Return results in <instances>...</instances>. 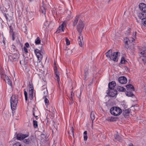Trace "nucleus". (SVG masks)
Masks as SVG:
<instances>
[{
    "instance_id": "obj_49",
    "label": "nucleus",
    "mask_w": 146,
    "mask_h": 146,
    "mask_svg": "<svg viewBox=\"0 0 146 146\" xmlns=\"http://www.w3.org/2000/svg\"><path fill=\"white\" fill-rule=\"evenodd\" d=\"M12 40H15V34L14 33H13L12 34Z\"/></svg>"
},
{
    "instance_id": "obj_38",
    "label": "nucleus",
    "mask_w": 146,
    "mask_h": 146,
    "mask_svg": "<svg viewBox=\"0 0 146 146\" xmlns=\"http://www.w3.org/2000/svg\"><path fill=\"white\" fill-rule=\"evenodd\" d=\"M129 39L127 38H125L124 39V42L125 43V44H128L129 42Z\"/></svg>"
},
{
    "instance_id": "obj_53",
    "label": "nucleus",
    "mask_w": 146,
    "mask_h": 146,
    "mask_svg": "<svg viewBox=\"0 0 146 146\" xmlns=\"http://www.w3.org/2000/svg\"><path fill=\"white\" fill-rule=\"evenodd\" d=\"M133 36L134 37H135L136 36V32H135L134 33H133Z\"/></svg>"
},
{
    "instance_id": "obj_45",
    "label": "nucleus",
    "mask_w": 146,
    "mask_h": 146,
    "mask_svg": "<svg viewBox=\"0 0 146 146\" xmlns=\"http://www.w3.org/2000/svg\"><path fill=\"white\" fill-rule=\"evenodd\" d=\"M4 15L5 17V18L6 19H7V20H8L9 19V18L8 17V16H9L8 14H6V13H4Z\"/></svg>"
},
{
    "instance_id": "obj_42",
    "label": "nucleus",
    "mask_w": 146,
    "mask_h": 146,
    "mask_svg": "<svg viewBox=\"0 0 146 146\" xmlns=\"http://www.w3.org/2000/svg\"><path fill=\"white\" fill-rule=\"evenodd\" d=\"M23 49L24 50L25 53H27L28 52V50L25 46H24Z\"/></svg>"
},
{
    "instance_id": "obj_30",
    "label": "nucleus",
    "mask_w": 146,
    "mask_h": 146,
    "mask_svg": "<svg viewBox=\"0 0 146 146\" xmlns=\"http://www.w3.org/2000/svg\"><path fill=\"white\" fill-rule=\"evenodd\" d=\"M41 40L39 37L37 38L35 40V43L36 44H39L40 43Z\"/></svg>"
},
{
    "instance_id": "obj_22",
    "label": "nucleus",
    "mask_w": 146,
    "mask_h": 146,
    "mask_svg": "<svg viewBox=\"0 0 146 146\" xmlns=\"http://www.w3.org/2000/svg\"><path fill=\"white\" fill-rule=\"evenodd\" d=\"M127 90H131L133 91H134L135 89L133 86L130 84L127 85L126 86Z\"/></svg>"
},
{
    "instance_id": "obj_35",
    "label": "nucleus",
    "mask_w": 146,
    "mask_h": 146,
    "mask_svg": "<svg viewBox=\"0 0 146 146\" xmlns=\"http://www.w3.org/2000/svg\"><path fill=\"white\" fill-rule=\"evenodd\" d=\"M125 62H127V61L125 60L124 58L122 57L121 58V61L120 62V64H125Z\"/></svg>"
},
{
    "instance_id": "obj_3",
    "label": "nucleus",
    "mask_w": 146,
    "mask_h": 146,
    "mask_svg": "<svg viewBox=\"0 0 146 146\" xmlns=\"http://www.w3.org/2000/svg\"><path fill=\"white\" fill-rule=\"evenodd\" d=\"M111 114L115 116L120 115L122 112L121 109L118 107H113L110 110Z\"/></svg>"
},
{
    "instance_id": "obj_7",
    "label": "nucleus",
    "mask_w": 146,
    "mask_h": 146,
    "mask_svg": "<svg viewBox=\"0 0 146 146\" xmlns=\"http://www.w3.org/2000/svg\"><path fill=\"white\" fill-rule=\"evenodd\" d=\"M35 53L37 56L38 61V62H40L42 58V55L41 53L42 52L41 50L38 49H36L34 50Z\"/></svg>"
},
{
    "instance_id": "obj_37",
    "label": "nucleus",
    "mask_w": 146,
    "mask_h": 146,
    "mask_svg": "<svg viewBox=\"0 0 146 146\" xmlns=\"http://www.w3.org/2000/svg\"><path fill=\"white\" fill-rule=\"evenodd\" d=\"M142 24L145 26L146 27V18L143 19V21H142Z\"/></svg>"
},
{
    "instance_id": "obj_25",
    "label": "nucleus",
    "mask_w": 146,
    "mask_h": 146,
    "mask_svg": "<svg viewBox=\"0 0 146 146\" xmlns=\"http://www.w3.org/2000/svg\"><path fill=\"white\" fill-rule=\"evenodd\" d=\"M115 139L118 141H121L122 140V139L121 137H120L119 135H118V133L115 136Z\"/></svg>"
},
{
    "instance_id": "obj_24",
    "label": "nucleus",
    "mask_w": 146,
    "mask_h": 146,
    "mask_svg": "<svg viewBox=\"0 0 146 146\" xmlns=\"http://www.w3.org/2000/svg\"><path fill=\"white\" fill-rule=\"evenodd\" d=\"M143 13H139L138 17L139 19H141L142 20V21H143L144 19H145V17Z\"/></svg>"
},
{
    "instance_id": "obj_13",
    "label": "nucleus",
    "mask_w": 146,
    "mask_h": 146,
    "mask_svg": "<svg viewBox=\"0 0 146 146\" xmlns=\"http://www.w3.org/2000/svg\"><path fill=\"white\" fill-rule=\"evenodd\" d=\"M10 50L12 54H15L18 53V50L16 48L15 46L13 44L12 45Z\"/></svg>"
},
{
    "instance_id": "obj_21",
    "label": "nucleus",
    "mask_w": 146,
    "mask_h": 146,
    "mask_svg": "<svg viewBox=\"0 0 146 146\" xmlns=\"http://www.w3.org/2000/svg\"><path fill=\"white\" fill-rule=\"evenodd\" d=\"M31 141L32 139L31 138H28V139H24L23 141V142L26 144H29L31 143Z\"/></svg>"
},
{
    "instance_id": "obj_1",
    "label": "nucleus",
    "mask_w": 146,
    "mask_h": 146,
    "mask_svg": "<svg viewBox=\"0 0 146 146\" xmlns=\"http://www.w3.org/2000/svg\"><path fill=\"white\" fill-rule=\"evenodd\" d=\"M118 53V52H117L112 53V50L110 49L105 54L106 57L109 58L111 60L115 62H117Z\"/></svg>"
},
{
    "instance_id": "obj_12",
    "label": "nucleus",
    "mask_w": 146,
    "mask_h": 146,
    "mask_svg": "<svg viewBox=\"0 0 146 146\" xmlns=\"http://www.w3.org/2000/svg\"><path fill=\"white\" fill-rule=\"evenodd\" d=\"M116 85V83L115 81H112L111 82H110L108 84V90H110L114 89Z\"/></svg>"
},
{
    "instance_id": "obj_23",
    "label": "nucleus",
    "mask_w": 146,
    "mask_h": 146,
    "mask_svg": "<svg viewBox=\"0 0 146 146\" xmlns=\"http://www.w3.org/2000/svg\"><path fill=\"white\" fill-rule=\"evenodd\" d=\"M81 38H82V40H83V37L82 35L81 36H79L78 40V42L80 46L82 47V42L81 41Z\"/></svg>"
},
{
    "instance_id": "obj_63",
    "label": "nucleus",
    "mask_w": 146,
    "mask_h": 146,
    "mask_svg": "<svg viewBox=\"0 0 146 146\" xmlns=\"http://www.w3.org/2000/svg\"><path fill=\"white\" fill-rule=\"evenodd\" d=\"M32 0H30V1H32Z\"/></svg>"
},
{
    "instance_id": "obj_6",
    "label": "nucleus",
    "mask_w": 146,
    "mask_h": 146,
    "mask_svg": "<svg viewBox=\"0 0 146 146\" xmlns=\"http://www.w3.org/2000/svg\"><path fill=\"white\" fill-rule=\"evenodd\" d=\"M29 98L31 100H32L33 99V94L34 92V88L33 84L32 82H29Z\"/></svg>"
},
{
    "instance_id": "obj_16",
    "label": "nucleus",
    "mask_w": 146,
    "mask_h": 146,
    "mask_svg": "<svg viewBox=\"0 0 146 146\" xmlns=\"http://www.w3.org/2000/svg\"><path fill=\"white\" fill-rule=\"evenodd\" d=\"M42 2V3L40 7V11L42 12V13L45 14L46 12V9L45 8L44 5L43 3L44 1H43Z\"/></svg>"
},
{
    "instance_id": "obj_18",
    "label": "nucleus",
    "mask_w": 146,
    "mask_h": 146,
    "mask_svg": "<svg viewBox=\"0 0 146 146\" xmlns=\"http://www.w3.org/2000/svg\"><path fill=\"white\" fill-rule=\"evenodd\" d=\"M64 27L62 25H61L58 28L56 32L57 33H60V32H64Z\"/></svg>"
},
{
    "instance_id": "obj_54",
    "label": "nucleus",
    "mask_w": 146,
    "mask_h": 146,
    "mask_svg": "<svg viewBox=\"0 0 146 146\" xmlns=\"http://www.w3.org/2000/svg\"><path fill=\"white\" fill-rule=\"evenodd\" d=\"M129 146H134L133 145V144L132 143H130L129 144Z\"/></svg>"
},
{
    "instance_id": "obj_44",
    "label": "nucleus",
    "mask_w": 146,
    "mask_h": 146,
    "mask_svg": "<svg viewBox=\"0 0 146 146\" xmlns=\"http://www.w3.org/2000/svg\"><path fill=\"white\" fill-rule=\"evenodd\" d=\"M66 44L67 45H68L70 44V42L69 40L68 39H67V38H66Z\"/></svg>"
},
{
    "instance_id": "obj_50",
    "label": "nucleus",
    "mask_w": 146,
    "mask_h": 146,
    "mask_svg": "<svg viewBox=\"0 0 146 146\" xmlns=\"http://www.w3.org/2000/svg\"><path fill=\"white\" fill-rule=\"evenodd\" d=\"M25 45L26 47H27V48H28L29 47V44L28 43V42L26 43L25 44Z\"/></svg>"
},
{
    "instance_id": "obj_36",
    "label": "nucleus",
    "mask_w": 146,
    "mask_h": 146,
    "mask_svg": "<svg viewBox=\"0 0 146 146\" xmlns=\"http://www.w3.org/2000/svg\"><path fill=\"white\" fill-rule=\"evenodd\" d=\"M69 99L70 100V102L69 104L71 105L74 102L73 98V97H70V98H69Z\"/></svg>"
},
{
    "instance_id": "obj_20",
    "label": "nucleus",
    "mask_w": 146,
    "mask_h": 146,
    "mask_svg": "<svg viewBox=\"0 0 146 146\" xmlns=\"http://www.w3.org/2000/svg\"><path fill=\"white\" fill-rule=\"evenodd\" d=\"M79 17V16L77 15L75 17L73 24V25L74 27L76 26L77 24Z\"/></svg>"
},
{
    "instance_id": "obj_2",
    "label": "nucleus",
    "mask_w": 146,
    "mask_h": 146,
    "mask_svg": "<svg viewBox=\"0 0 146 146\" xmlns=\"http://www.w3.org/2000/svg\"><path fill=\"white\" fill-rule=\"evenodd\" d=\"M18 102L17 96L15 95H12L11 98V106L12 111L16 109Z\"/></svg>"
},
{
    "instance_id": "obj_9",
    "label": "nucleus",
    "mask_w": 146,
    "mask_h": 146,
    "mask_svg": "<svg viewBox=\"0 0 146 146\" xmlns=\"http://www.w3.org/2000/svg\"><path fill=\"white\" fill-rule=\"evenodd\" d=\"M139 7L141 11L143 13H146V5L141 3L139 5Z\"/></svg>"
},
{
    "instance_id": "obj_41",
    "label": "nucleus",
    "mask_w": 146,
    "mask_h": 146,
    "mask_svg": "<svg viewBox=\"0 0 146 146\" xmlns=\"http://www.w3.org/2000/svg\"><path fill=\"white\" fill-rule=\"evenodd\" d=\"M13 146H22L21 145L19 142H17L14 144L13 145Z\"/></svg>"
},
{
    "instance_id": "obj_57",
    "label": "nucleus",
    "mask_w": 146,
    "mask_h": 146,
    "mask_svg": "<svg viewBox=\"0 0 146 146\" xmlns=\"http://www.w3.org/2000/svg\"><path fill=\"white\" fill-rule=\"evenodd\" d=\"M88 72H85V76H86V74H88Z\"/></svg>"
},
{
    "instance_id": "obj_62",
    "label": "nucleus",
    "mask_w": 146,
    "mask_h": 146,
    "mask_svg": "<svg viewBox=\"0 0 146 146\" xmlns=\"http://www.w3.org/2000/svg\"><path fill=\"white\" fill-rule=\"evenodd\" d=\"M79 101H80V102H81V101H80V99H79Z\"/></svg>"
},
{
    "instance_id": "obj_59",
    "label": "nucleus",
    "mask_w": 146,
    "mask_h": 146,
    "mask_svg": "<svg viewBox=\"0 0 146 146\" xmlns=\"http://www.w3.org/2000/svg\"><path fill=\"white\" fill-rule=\"evenodd\" d=\"M70 51L71 52V53H72V50H70Z\"/></svg>"
},
{
    "instance_id": "obj_19",
    "label": "nucleus",
    "mask_w": 146,
    "mask_h": 146,
    "mask_svg": "<svg viewBox=\"0 0 146 146\" xmlns=\"http://www.w3.org/2000/svg\"><path fill=\"white\" fill-rule=\"evenodd\" d=\"M13 55L12 56L13 57L14 61H16L19 58V54L17 53V54H12Z\"/></svg>"
},
{
    "instance_id": "obj_47",
    "label": "nucleus",
    "mask_w": 146,
    "mask_h": 146,
    "mask_svg": "<svg viewBox=\"0 0 146 146\" xmlns=\"http://www.w3.org/2000/svg\"><path fill=\"white\" fill-rule=\"evenodd\" d=\"M35 109L34 108H33V115L34 116V117H37V116H35V113L34 112L35 111Z\"/></svg>"
},
{
    "instance_id": "obj_39",
    "label": "nucleus",
    "mask_w": 146,
    "mask_h": 146,
    "mask_svg": "<svg viewBox=\"0 0 146 146\" xmlns=\"http://www.w3.org/2000/svg\"><path fill=\"white\" fill-rule=\"evenodd\" d=\"M71 135H72L73 137L74 136V128L73 126H71Z\"/></svg>"
},
{
    "instance_id": "obj_34",
    "label": "nucleus",
    "mask_w": 146,
    "mask_h": 146,
    "mask_svg": "<svg viewBox=\"0 0 146 146\" xmlns=\"http://www.w3.org/2000/svg\"><path fill=\"white\" fill-rule=\"evenodd\" d=\"M24 94L25 96V100L27 101L28 100L27 94L25 89L24 90Z\"/></svg>"
},
{
    "instance_id": "obj_4",
    "label": "nucleus",
    "mask_w": 146,
    "mask_h": 146,
    "mask_svg": "<svg viewBox=\"0 0 146 146\" xmlns=\"http://www.w3.org/2000/svg\"><path fill=\"white\" fill-rule=\"evenodd\" d=\"M139 52L141 56H142V60L143 62L146 64V48L141 47L139 48Z\"/></svg>"
},
{
    "instance_id": "obj_51",
    "label": "nucleus",
    "mask_w": 146,
    "mask_h": 146,
    "mask_svg": "<svg viewBox=\"0 0 146 146\" xmlns=\"http://www.w3.org/2000/svg\"><path fill=\"white\" fill-rule=\"evenodd\" d=\"M130 31L131 29L130 28L127 31V34H129V33L130 32Z\"/></svg>"
},
{
    "instance_id": "obj_61",
    "label": "nucleus",
    "mask_w": 146,
    "mask_h": 146,
    "mask_svg": "<svg viewBox=\"0 0 146 146\" xmlns=\"http://www.w3.org/2000/svg\"><path fill=\"white\" fill-rule=\"evenodd\" d=\"M3 43H4V41H3Z\"/></svg>"
},
{
    "instance_id": "obj_46",
    "label": "nucleus",
    "mask_w": 146,
    "mask_h": 146,
    "mask_svg": "<svg viewBox=\"0 0 146 146\" xmlns=\"http://www.w3.org/2000/svg\"><path fill=\"white\" fill-rule=\"evenodd\" d=\"M67 22L66 21H64L61 25H63L64 27L66 26Z\"/></svg>"
},
{
    "instance_id": "obj_43",
    "label": "nucleus",
    "mask_w": 146,
    "mask_h": 146,
    "mask_svg": "<svg viewBox=\"0 0 146 146\" xmlns=\"http://www.w3.org/2000/svg\"><path fill=\"white\" fill-rule=\"evenodd\" d=\"M9 28L10 32V33H13V27L11 26H10L9 27Z\"/></svg>"
},
{
    "instance_id": "obj_17",
    "label": "nucleus",
    "mask_w": 146,
    "mask_h": 146,
    "mask_svg": "<svg viewBox=\"0 0 146 146\" xmlns=\"http://www.w3.org/2000/svg\"><path fill=\"white\" fill-rule=\"evenodd\" d=\"M130 110L129 109L123 110V115L125 117H126L128 116L129 115V114L130 113Z\"/></svg>"
},
{
    "instance_id": "obj_5",
    "label": "nucleus",
    "mask_w": 146,
    "mask_h": 146,
    "mask_svg": "<svg viewBox=\"0 0 146 146\" xmlns=\"http://www.w3.org/2000/svg\"><path fill=\"white\" fill-rule=\"evenodd\" d=\"M84 27V24L82 21L80 20L79 21L78 24L76 27V29L78 33H79V35L81 36V33Z\"/></svg>"
},
{
    "instance_id": "obj_11",
    "label": "nucleus",
    "mask_w": 146,
    "mask_h": 146,
    "mask_svg": "<svg viewBox=\"0 0 146 146\" xmlns=\"http://www.w3.org/2000/svg\"><path fill=\"white\" fill-rule=\"evenodd\" d=\"M118 81L121 84H126L127 82V80L125 76H121L118 78Z\"/></svg>"
},
{
    "instance_id": "obj_56",
    "label": "nucleus",
    "mask_w": 146,
    "mask_h": 146,
    "mask_svg": "<svg viewBox=\"0 0 146 146\" xmlns=\"http://www.w3.org/2000/svg\"><path fill=\"white\" fill-rule=\"evenodd\" d=\"M71 92H72V93H73V88H72L71 89Z\"/></svg>"
},
{
    "instance_id": "obj_26",
    "label": "nucleus",
    "mask_w": 146,
    "mask_h": 146,
    "mask_svg": "<svg viewBox=\"0 0 146 146\" xmlns=\"http://www.w3.org/2000/svg\"><path fill=\"white\" fill-rule=\"evenodd\" d=\"M117 118L114 117H111L110 119H108V120L110 121H114L117 120Z\"/></svg>"
},
{
    "instance_id": "obj_27",
    "label": "nucleus",
    "mask_w": 146,
    "mask_h": 146,
    "mask_svg": "<svg viewBox=\"0 0 146 146\" xmlns=\"http://www.w3.org/2000/svg\"><path fill=\"white\" fill-rule=\"evenodd\" d=\"M47 98H48L47 96H44L45 99H44V101L46 105V106L47 107V106L49 104V101Z\"/></svg>"
},
{
    "instance_id": "obj_40",
    "label": "nucleus",
    "mask_w": 146,
    "mask_h": 146,
    "mask_svg": "<svg viewBox=\"0 0 146 146\" xmlns=\"http://www.w3.org/2000/svg\"><path fill=\"white\" fill-rule=\"evenodd\" d=\"M8 60H10L11 62L14 61L12 55H10L8 57Z\"/></svg>"
},
{
    "instance_id": "obj_58",
    "label": "nucleus",
    "mask_w": 146,
    "mask_h": 146,
    "mask_svg": "<svg viewBox=\"0 0 146 146\" xmlns=\"http://www.w3.org/2000/svg\"><path fill=\"white\" fill-rule=\"evenodd\" d=\"M137 21V22L139 23V22L138 21V20L137 19H136Z\"/></svg>"
},
{
    "instance_id": "obj_14",
    "label": "nucleus",
    "mask_w": 146,
    "mask_h": 146,
    "mask_svg": "<svg viewBox=\"0 0 146 146\" xmlns=\"http://www.w3.org/2000/svg\"><path fill=\"white\" fill-rule=\"evenodd\" d=\"M4 80L10 86H12V82L7 76L5 75V76L4 77Z\"/></svg>"
},
{
    "instance_id": "obj_55",
    "label": "nucleus",
    "mask_w": 146,
    "mask_h": 146,
    "mask_svg": "<svg viewBox=\"0 0 146 146\" xmlns=\"http://www.w3.org/2000/svg\"><path fill=\"white\" fill-rule=\"evenodd\" d=\"M68 134H69V135H70V134H71V133H70L69 131H68Z\"/></svg>"
},
{
    "instance_id": "obj_29",
    "label": "nucleus",
    "mask_w": 146,
    "mask_h": 146,
    "mask_svg": "<svg viewBox=\"0 0 146 146\" xmlns=\"http://www.w3.org/2000/svg\"><path fill=\"white\" fill-rule=\"evenodd\" d=\"M94 113H95L94 111H92L91 112L90 117H91V118L92 121H93V120H94L95 118Z\"/></svg>"
},
{
    "instance_id": "obj_10",
    "label": "nucleus",
    "mask_w": 146,
    "mask_h": 146,
    "mask_svg": "<svg viewBox=\"0 0 146 146\" xmlns=\"http://www.w3.org/2000/svg\"><path fill=\"white\" fill-rule=\"evenodd\" d=\"M117 94V92L115 90L112 89L109 90L108 94L109 96L111 97H114Z\"/></svg>"
},
{
    "instance_id": "obj_28",
    "label": "nucleus",
    "mask_w": 146,
    "mask_h": 146,
    "mask_svg": "<svg viewBox=\"0 0 146 146\" xmlns=\"http://www.w3.org/2000/svg\"><path fill=\"white\" fill-rule=\"evenodd\" d=\"M127 93L126 95L129 97H133L134 96V94L132 92L130 91H127Z\"/></svg>"
},
{
    "instance_id": "obj_60",
    "label": "nucleus",
    "mask_w": 146,
    "mask_h": 146,
    "mask_svg": "<svg viewBox=\"0 0 146 146\" xmlns=\"http://www.w3.org/2000/svg\"><path fill=\"white\" fill-rule=\"evenodd\" d=\"M54 64H56V63H55V62H54Z\"/></svg>"
},
{
    "instance_id": "obj_52",
    "label": "nucleus",
    "mask_w": 146,
    "mask_h": 146,
    "mask_svg": "<svg viewBox=\"0 0 146 146\" xmlns=\"http://www.w3.org/2000/svg\"><path fill=\"white\" fill-rule=\"evenodd\" d=\"M74 96V93H72V92H71V97H73Z\"/></svg>"
},
{
    "instance_id": "obj_33",
    "label": "nucleus",
    "mask_w": 146,
    "mask_h": 146,
    "mask_svg": "<svg viewBox=\"0 0 146 146\" xmlns=\"http://www.w3.org/2000/svg\"><path fill=\"white\" fill-rule=\"evenodd\" d=\"M33 124L35 128H36L38 127L37 122L36 120L33 121Z\"/></svg>"
},
{
    "instance_id": "obj_32",
    "label": "nucleus",
    "mask_w": 146,
    "mask_h": 146,
    "mask_svg": "<svg viewBox=\"0 0 146 146\" xmlns=\"http://www.w3.org/2000/svg\"><path fill=\"white\" fill-rule=\"evenodd\" d=\"M118 89L120 92H124L125 91V89L122 87L119 86Z\"/></svg>"
},
{
    "instance_id": "obj_15",
    "label": "nucleus",
    "mask_w": 146,
    "mask_h": 146,
    "mask_svg": "<svg viewBox=\"0 0 146 146\" xmlns=\"http://www.w3.org/2000/svg\"><path fill=\"white\" fill-rule=\"evenodd\" d=\"M54 72L56 75V78H57L58 82H59L60 80V78L59 75V72L58 70H57V68L55 66V68H54Z\"/></svg>"
},
{
    "instance_id": "obj_48",
    "label": "nucleus",
    "mask_w": 146,
    "mask_h": 146,
    "mask_svg": "<svg viewBox=\"0 0 146 146\" xmlns=\"http://www.w3.org/2000/svg\"><path fill=\"white\" fill-rule=\"evenodd\" d=\"M125 47L126 49H129V46L128 45V44H125Z\"/></svg>"
},
{
    "instance_id": "obj_31",
    "label": "nucleus",
    "mask_w": 146,
    "mask_h": 146,
    "mask_svg": "<svg viewBox=\"0 0 146 146\" xmlns=\"http://www.w3.org/2000/svg\"><path fill=\"white\" fill-rule=\"evenodd\" d=\"M84 141H86L88 139V137L87 136V131H85L84 133Z\"/></svg>"
},
{
    "instance_id": "obj_8",
    "label": "nucleus",
    "mask_w": 146,
    "mask_h": 146,
    "mask_svg": "<svg viewBox=\"0 0 146 146\" xmlns=\"http://www.w3.org/2000/svg\"><path fill=\"white\" fill-rule=\"evenodd\" d=\"M28 136L29 135L27 134H23L22 133H19L17 135V139L19 140H22Z\"/></svg>"
}]
</instances>
